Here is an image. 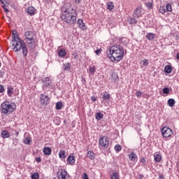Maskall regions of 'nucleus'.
<instances>
[{
    "mask_svg": "<svg viewBox=\"0 0 179 179\" xmlns=\"http://www.w3.org/2000/svg\"><path fill=\"white\" fill-rule=\"evenodd\" d=\"M106 55L112 62H120L124 58V48L119 45H114L106 51Z\"/></svg>",
    "mask_w": 179,
    "mask_h": 179,
    "instance_id": "obj_1",
    "label": "nucleus"
},
{
    "mask_svg": "<svg viewBox=\"0 0 179 179\" xmlns=\"http://www.w3.org/2000/svg\"><path fill=\"white\" fill-rule=\"evenodd\" d=\"M77 17L78 13H76V10L73 8L69 10V8H66L65 6L62 8L61 19L68 24H75Z\"/></svg>",
    "mask_w": 179,
    "mask_h": 179,
    "instance_id": "obj_2",
    "label": "nucleus"
},
{
    "mask_svg": "<svg viewBox=\"0 0 179 179\" xmlns=\"http://www.w3.org/2000/svg\"><path fill=\"white\" fill-rule=\"evenodd\" d=\"M12 49L14 52H19L20 50L22 51V55L24 57H27V47H26V43L24 41L20 39H17L15 41H12Z\"/></svg>",
    "mask_w": 179,
    "mask_h": 179,
    "instance_id": "obj_3",
    "label": "nucleus"
},
{
    "mask_svg": "<svg viewBox=\"0 0 179 179\" xmlns=\"http://www.w3.org/2000/svg\"><path fill=\"white\" fill-rule=\"evenodd\" d=\"M16 107L13 104L9 103V101L3 102L1 105V111L4 115H9L12 114Z\"/></svg>",
    "mask_w": 179,
    "mask_h": 179,
    "instance_id": "obj_4",
    "label": "nucleus"
},
{
    "mask_svg": "<svg viewBox=\"0 0 179 179\" xmlns=\"http://www.w3.org/2000/svg\"><path fill=\"white\" fill-rule=\"evenodd\" d=\"M110 143V139L107 136H103L99 138V145L101 148L103 149H107L108 148V145Z\"/></svg>",
    "mask_w": 179,
    "mask_h": 179,
    "instance_id": "obj_5",
    "label": "nucleus"
},
{
    "mask_svg": "<svg viewBox=\"0 0 179 179\" xmlns=\"http://www.w3.org/2000/svg\"><path fill=\"white\" fill-rule=\"evenodd\" d=\"M39 101L42 106H47L50 101V97L45 93L41 94L39 96Z\"/></svg>",
    "mask_w": 179,
    "mask_h": 179,
    "instance_id": "obj_6",
    "label": "nucleus"
},
{
    "mask_svg": "<svg viewBox=\"0 0 179 179\" xmlns=\"http://www.w3.org/2000/svg\"><path fill=\"white\" fill-rule=\"evenodd\" d=\"M161 132L162 134V136L166 138H170V136L173 135V130H171V129L169 127H164Z\"/></svg>",
    "mask_w": 179,
    "mask_h": 179,
    "instance_id": "obj_7",
    "label": "nucleus"
},
{
    "mask_svg": "<svg viewBox=\"0 0 179 179\" xmlns=\"http://www.w3.org/2000/svg\"><path fill=\"white\" fill-rule=\"evenodd\" d=\"M24 36L28 41H34V34L32 31L25 32Z\"/></svg>",
    "mask_w": 179,
    "mask_h": 179,
    "instance_id": "obj_8",
    "label": "nucleus"
},
{
    "mask_svg": "<svg viewBox=\"0 0 179 179\" xmlns=\"http://www.w3.org/2000/svg\"><path fill=\"white\" fill-rule=\"evenodd\" d=\"M27 43L28 44V47L31 52H34V50H36V41H27Z\"/></svg>",
    "mask_w": 179,
    "mask_h": 179,
    "instance_id": "obj_9",
    "label": "nucleus"
},
{
    "mask_svg": "<svg viewBox=\"0 0 179 179\" xmlns=\"http://www.w3.org/2000/svg\"><path fill=\"white\" fill-rule=\"evenodd\" d=\"M43 82L44 84V86L43 87V89H45V87H50V86H51L52 81L50 78H43Z\"/></svg>",
    "mask_w": 179,
    "mask_h": 179,
    "instance_id": "obj_10",
    "label": "nucleus"
},
{
    "mask_svg": "<svg viewBox=\"0 0 179 179\" xmlns=\"http://www.w3.org/2000/svg\"><path fill=\"white\" fill-rule=\"evenodd\" d=\"M59 179H69V176H68V172H66L65 169L62 170L61 174L59 176Z\"/></svg>",
    "mask_w": 179,
    "mask_h": 179,
    "instance_id": "obj_11",
    "label": "nucleus"
},
{
    "mask_svg": "<svg viewBox=\"0 0 179 179\" xmlns=\"http://www.w3.org/2000/svg\"><path fill=\"white\" fill-rule=\"evenodd\" d=\"M142 16V10H141V8L138 7L134 13V17H137V19H139Z\"/></svg>",
    "mask_w": 179,
    "mask_h": 179,
    "instance_id": "obj_12",
    "label": "nucleus"
},
{
    "mask_svg": "<svg viewBox=\"0 0 179 179\" xmlns=\"http://www.w3.org/2000/svg\"><path fill=\"white\" fill-rule=\"evenodd\" d=\"M77 24H78V27L82 30H86V24H85V22H83V20L82 19L78 20Z\"/></svg>",
    "mask_w": 179,
    "mask_h": 179,
    "instance_id": "obj_13",
    "label": "nucleus"
},
{
    "mask_svg": "<svg viewBox=\"0 0 179 179\" xmlns=\"http://www.w3.org/2000/svg\"><path fill=\"white\" fill-rule=\"evenodd\" d=\"M43 152L45 156H50V155H51L52 150H51V148H50V147H45L43 148Z\"/></svg>",
    "mask_w": 179,
    "mask_h": 179,
    "instance_id": "obj_14",
    "label": "nucleus"
},
{
    "mask_svg": "<svg viewBox=\"0 0 179 179\" xmlns=\"http://www.w3.org/2000/svg\"><path fill=\"white\" fill-rule=\"evenodd\" d=\"M67 164H71V166H73V164H75V157L69 155L67 158Z\"/></svg>",
    "mask_w": 179,
    "mask_h": 179,
    "instance_id": "obj_15",
    "label": "nucleus"
},
{
    "mask_svg": "<svg viewBox=\"0 0 179 179\" xmlns=\"http://www.w3.org/2000/svg\"><path fill=\"white\" fill-rule=\"evenodd\" d=\"M35 13H36V8H34V7L30 6L28 8V9H27L28 15L33 16V15H34Z\"/></svg>",
    "mask_w": 179,
    "mask_h": 179,
    "instance_id": "obj_16",
    "label": "nucleus"
},
{
    "mask_svg": "<svg viewBox=\"0 0 179 179\" xmlns=\"http://www.w3.org/2000/svg\"><path fill=\"white\" fill-rule=\"evenodd\" d=\"M19 35H17V31L16 30L13 31V36H12V41H15L16 40H20Z\"/></svg>",
    "mask_w": 179,
    "mask_h": 179,
    "instance_id": "obj_17",
    "label": "nucleus"
},
{
    "mask_svg": "<svg viewBox=\"0 0 179 179\" xmlns=\"http://www.w3.org/2000/svg\"><path fill=\"white\" fill-rule=\"evenodd\" d=\"M140 64L141 65V68H145V66H148V65H149V59H142Z\"/></svg>",
    "mask_w": 179,
    "mask_h": 179,
    "instance_id": "obj_18",
    "label": "nucleus"
},
{
    "mask_svg": "<svg viewBox=\"0 0 179 179\" xmlns=\"http://www.w3.org/2000/svg\"><path fill=\"white\" fill-rule=\"evenodd\" d=\"M129 159L131 162H135V160H136V159H138V156L136 155V154H135V152H131V153L129 155Z\"/></svg>",
    "mask_w": 179,
    "mask_h": 179,
    "instance_id": "obj_19",
    "label": "nucleus"
},
{
    "mask_svg": "<svg viewBox=\"0 0 179 179\" xmlns=\"http://www.w3.org/2000/svg\"><path fill=\"white\" fill-rule=\"evenodd\" d=\"M110 94L107 93L106 92H105L103 93V95L102 96V99L104 101H108V100H110Z\"/></svg>",
    "mask_w": 179,
    "mask_h": 179,
    "instance_id": "obj_20",
    "label": "nucleus"
},
{
    "mask_svg": "<svg viewBox=\"0 0 179 179\" xmlns=\"http://www.w3.org/2000/svg\"><path fill=\"white\" fill-rule=\"evenodd\" d=\"M1 136L3 139L6 138H9L10 134H9V131H6V130H3L1 131Z\"/></svg>",
    "mask_w": 179,
    "mask_h": 179,
    "instance_id": "obj_21",
    "label": "nucleus"
},
{
    "mask_svg": "<svg viewBox=\"0 0 179 179\" xmlns=\"http://www.w3.org/2000/svg\"><path fill=\"white\" fill-rule=\"evenodd\" d=\"M172 71H173V67H171V66L170 65L166 66L164 68L165 73H171Z\"/></svg>",
    "mask_w": 179,
    "mask_h": 179,
    "instance_id": "obj_22",
    "label": "nucleus"
},
{
    "mask_svg": "<svg viewBox=\"0 0 179 179\" xmlns=\"http://www.w3.org/2000/svg\"><path fill=\"white\" fill-rule=\"evenodd\" d=\"M107 5V9H108V10H113V9H114V3L112 1H109L106 3Z\"/></svg>",
    "mask_w": 179,
    "mask_h": 179,
    "instance_id": "obj_23",
    "label": "nucleus"
},
{
    "mask_svg": "<svg viewBox=\"0 0 179 179\" xmlns=\"http://www.w3.org/2000/svg\"><path fill=\"white\" fill-rule=\"evenodd\" d=\"M154 160L157 163H159L162 161V155L157 154L154 155Z\"/></svg>",
    "mask_w": 179,
    "mask_h": 179,
    "instance_id": "obj_24",
    "label": "nucleus"
},
{
    "mask_svg": "<svg viewBox=\"0 0 179 179\" xmlns=\"http://www.w3.org/2000/svg\"><path fill=\"white\" fill-rule=\"evenodd\" d=\"M7 94L9 97H12L13 94V88L12 87H8L7 88Z\"/></svg>",
    "mask_w": 179,
    "mask_h": 179,
    "instance_id": "obj_25",
    "label": "nucleus"
},
{
    "mask_svg": "<svg viewBox=\"0 0 179 179\" xmlns=\"http://www.w3.org/2000/svg\"><path fill=\"white\" fill-rule=\"evenodd\" d=\"M59 57H65L66 55V51L64 49H61L58 52Z\"/></svg>",
    "mask_w": 179,
    "mask_h": 179,
    "instance_id": "obj_26",
    "label": "nucleus"
},
{
    "mask_svg": "<svg viewBox=\"0 0 179 179\" xmlns=\"http://www.w3.org/2000/svg\"><path fill=\"white\" fill-rule=\"evenodd\" d=\"M176 104V100H174V99H169L168 100V105L169 106V107H174Z\"/></svg>",
    "mask_w": 179,
    "mask_h": 179,
    "instance_id": "obj_27",
    "label": "nucleus"
},
{
    "mask_svg": "<svg viewBox=\"0 0 179 179\" xmlns=\"http://www.w3.org/2000/svg\"><path fill=\"white\" fill-rule=\"evenodd\" d=\"M87 157H89L90 160H94V152L93 151H88Z\"/></svg>",
    "mask_w": 179,
    "mask_h": 179,
    "instance_id": "obj_28",
    "label": "nucleus"
},
{
    "mask_svg": "<svg viewBox=\"0 0 179 179\" xmlns=\"http://www.w3.org/2000/svg\"><path fill=\"white\" fill-rule=\"evenodd\" d=\"M64 71H69L71 69V64L66 62L63 64Z\"/></svg>",
    "mask_w": 179,
    "mask_h": 179,
    "instance_id": "obj_29",
    "label": "nucleus"
},
{
    "mask_svg": "<svg viewBox=\"0 0 179 179\" xmlns=\"http://www.w3.org/2000/svg\"><path fill=\"white\" fill-rule=\"evenodd\" d=\"M104 117V115H103V113H98L96 114L95 118L96 120H97L98 121H101V120H103V117Z\"/></svg>",
    "mask_w": 179,
    "mask_h": 179,
    "instance_id": "obj_30",
    "label": "nucleus"
},
{
    "mask_svg": "<svg viewBox=\"0 0 179 179\" xmlns=\"http://www.w3.org/2000/svg\"><path fill=\"white\" fill-rule=\"evenodd\" d=\"M24 143L25 145H30V143H31V137H25L24 139Z\"/></svg>",
    "mask_w": 179,
    "mask_h": 179,
    "instance_id": "obj_31",
    "label": "nucleus"
},
{
    "mask_svg": "<svg viewBox=\"0 0 179 179\" xmlns=\"http://www.w3.org/2000/svg\"><path fill=\"white\" fill-rule=\"evenodd\" d=\"M65 150H60L59 152V157L60 159H65V157H66V155H65Z\"/></svg>",
    "mask_w": 179,
    "mask_h": 179,
    "instance_id": "obj_32",
    "label": "nucleus"
},
{
    "mask_svg": "<svg viewBox=\"0 0 179 179\" xmlns=\"http://www.w3.org/2000/svg\"><path fill=\"white\" fill-rule=\"evenodd\" d=\"M146 38H148V40L152 41V40H155V34L153 33H149L148 34L146 35Z\"/></svg>",
    "mask_w": 179,
    "mask_h": 179,
    "instance_id": "obj_33",
    "label": "nucleus"
},
{
    "mask_svg": "<svg viewBox=\"0 0 179 179\" xmlns=\"http://www.w3.org/2000/svg\"><path fill=\"white\" fill-rule=\"evenodd\" d=\"M111 179H120V175L118 172H114L111 175Z\"/></svg>",
    "mask_w": 179,
    "mask_h": 179,
    "instance_id": "obj_34",
    "label": "nucleus"
},
{
    "mask_svg": "<svg viewBox=\"0 0 179 179\" xmlns=\"http://www.w3.org/2000/svg\"><path fill=\"white\" fill-rule=\"evenodd\" d=\"M115 152H117V153L121 152V150H122V147H121L120 145H116L115 146Z\"/></svg>",
    "mask_w": 179,
    "mask_h": 179,
    "instance_id": "obj_35",
    "label": "nucleus"
},
{
    "mask_svg": "<svg viewBox=\"0 0 179 179\" xmlns=\"http://www.w3.org/2000/svg\"><path fill=\"white\" fill-rule=\"evenodd\" d=\"M89 72L91 73V75H94V73L96 72V68H94V66H90Z\"/></svg>",
    "mask_w": 179,
    "mask_h": 179,
    "instance_id": "obj_36",
    "label": "nucleus"
},
{
    "mask_svg": "<svg viewBox=\"0 0 179 179\" xmlns=\"http://www.w3.org/2000/svg\"><path fill=\"white\" fill-rule=\"evenodd\" d=\"M62 108V102L58 101L56 103V110H61Z\"/></svg>",
    "mask_w": 179,
    "mask_h": 179,
    "instance_id": "obj_37",
    "label": "nucleus"
},
{
    "mask_svg": "<svg viewBox=\"0 0 179 179\" xmlns=\"http://www.w3.org/2000/svg\"><path fill=\"white\" fill-rule=\"evenodd\" d=\"M159 13H162V15H164V13H166V8H164V6L159 7Z\"/></svg>",
    "mask_w": 179,
    "mask_h": 179,
    "instance_id": "obj_38",
    "label": "nucleus"
},
{
    "mask_svg": "<svg viewBox=\"0 0 179 179\" xmlns=\"http://www.w3.org/2000/svg\"><path fill=\"white\" fill-rule=\"evenodd\" d=\"M112 79L113 80H118V75H117V73H112Z\"/></svg>",
    "mask_w": 179,
    "mask_h": 179,
    "instance_id": "obj_39",
    "label": "nucleus"
},
{
    "mask_svg": "<svg viewBox=\"0 0 179 179\" xmlns=\"http://www.w3.org/2000/svg\"><path fill=\"white\" fill-rule=\"evenodd\" d=\"M166 8L167 12H171V10H173V9L171 8V4L170 3L166 4Z\"/></svg>",
    "mask_w": 179,
    "mask_h": 179,
    "instance_id": "obj_40",
    "label": "nucleus"
},
{
    "mask_svg": "<svg viewBox=\"0 0 179 179\" xmlns=\"http://www.w3.org/2000/svg\"><path fill=\"white\" fill-rule=\"evenodd\" d=\"M163 93L164 94H169L170 93V89L167 87H164L163 89Z\"/></svg>",
    "mask_w": 179,
    "mask_h": 179,
    "instance_id": "obj_41",
    "label": "nucleus"
},
{
    "mask_svg": "<svg viewBox=\"0 0 179 179\" xmlns=\"http://www.w3.org/2000/svg\"><path fill=\"white\" fill-rule=\"evenodd\" d=\"M136 23H138V21L135 18H131L130 24H136Z\"/></svg>",
    "mask_w": 179,
    "mask_h": 179,
    "instance_id": "obj_42",
    "label": "nucleus"
},
{
    "mask_svg": "<svg viewBox=\"0 0 179 179\" xmlns=\"http://www.w3.org/2000/svg\"><path fill=\"white\" fill-rule=\"evenodd\" d=\"M38 174L37 173H34L31 175L32 179H38Z\"/></svg>",
    "mask_w": 179,
    "mask_h": 179,
    "instance_id": "obj_43",
    "label": "nucleus"
},
{
    "mask_svg": "<svg viewBox=\"0 0 179 179\" xmlns=\"http://www.w3.org/2000/svg\"><path fill=\"white\" fill-rule=\"evenodd\" d=\"M146 6L148 9H152V6H153V4L150 2H148L146 3Z\"/></svg>",
    "mask_w": 179,
    "mask_h": 179,
    "instance_id": "obj_44",
    "label": "nucleus"
},
{
    "mask_svg": "<svg viewBox=\"0 0 179 179\" xmlns=\"http://www.w3.org/2000/svg\"><path fill=\"white\" fill-rule=\"evenodd\" d=\"M3 92H5V87L3 85H0V93H3Z\"/></svg>",
    "mask_w": 179,
    "mask_h": 179,
    "instance_id": "obj_45",
    "label": "nucleus"
},
{
    "mask_svg": "<svg viewBox=\"0 0 179 179\" xmlns=\"http://www.w3.org/2000/svg\"><path fill=\"white\" fill-rule=\"evenodd\" d=\"M136 96H137L138 97H141L142 96V92L141 91H137L136 92Z\"/></svg>",
    "mask_w": 179,
    "mask_h": 179,
    "instance_id": "obj_46",
    "label": "nucleus"
},
{
    "mask_svg": "<svg viewBox=\"0 0 179 179\" xmlns=\"http://www.w3.org/2000/svg\"><path fill=\"white\" fill-rule=\"evenodd\" d=\"M83 179H89V176H87V173H83Z\"/></svg>",
    "mask_w": 179,
    "mask_h": 179,
    "instance_id": "obj_47",
    "label": "nucleus"
},
{
    "mask_svg": "<svg viewBox=\"0 0 179 179\" xmlns=\"http://www.w3.org/2000/svg\"><path fill=\"white\" fill-rule=\"evenodd\" d=\"M36 161L38 162V163H40L41 162V157H37L36 159Z\"/></svg>",
    "mask_w": 179,
    "mask_h": 179,
    "instance_id": "obj_48",
    "label": "nucleus"
},
{
    "mask_svg": "<svg viewBox=\"0 0 179 179\" xmlns=\"http://www.w3.org/2000/svg\"><path fill=\"white\" fill-rule=\"evenodd\" d=\"M141 163H143V164L146 163V159H145V158H142L141 159Z\"/></svg>",
    "mask_w": 179,
    "mask_h": 179,
    "instance_id": "obj_49",
    "label": "nucleus"
},
{
    "mask_svg": "<svg viewBox=\"0 0 179 179\" xmlns=\"http://www.w3.org/2000/svg\"><path fill=\"white\" fill-rule=\"evenodd\" d=\"M4 10H5L6 13H9V9L4 8Z\"/></svg>",
    "mask_w": 179,
    "mask_h": 179,
    "instance_id": "obj_50",
    "label": "nucleus"
},
{
    "mask_svg": "<svg viewBox=\"0 0 179 179\" xmlns=\"http://www.w3.org/2000/svg\"><path fill=\"white\" fill-rule=\"evenodd\" d=\"M95 53L96 54V55H99V54H100V50H96L95 51Z\"/></svg>",
    "mask_w": 179,
    "mask_h": 179,
    "instance_id": "obj_51",
    "label": "nucleus"
},
{
    "mask_svg": "<svg viewBox=\"0 0 179 179\" xmlns=\"http://www.w3.org/2000/svg\"><path fill=\"white\" fill-rule=\"evenodd\" d=\"M159 179H164V176H163V175H160V176H159Z\"/></svg>",
    "mask_w": 179,
    "mask_h": 179,
    "instance_id": "obj_52",
    "label": "nucleus"
},
{
    "mask_svg": "<svg viewBox=\"0 0 179 179\" xmlns=\"http://www.w3.org/2000/svg\"><path fill=\"white\" fill-rule=\"evenodd\" d=\"M0 2L2 3V5H5V3L3 2V0H0Z\"/></svg>",
    "mask_w": 179,
    "mask_h": 179,
    "instance_id": "obj_53",
    "label": "nucleus"
},
{
    "mask_svg": "<svg viewBox=\"0 0 179 179\" xmlns=\"http://www.w3.org/2000/svg\"><path fill=\"white\" fill-rule=\"evenodd\" d=\"M176 58L179 60V52L177 54Z\"/></svg>",
    "mask_w": 179,
    "mask_h": 179,
    "instance_id": "obj_54",
    "label": "nucleus"
},
{
    "mask_svg": "<svg viewBox=\"0 0 179 179\" xmlns=\"http://www.w3.org/2000/svg\"><path fill=\"white\" fill-rule=\"evenodd\" d=\"M92 100L93 101H96V98L92 97Z\"/></svg>",
    "mask_w": 179,
    "mask_h": 179,
    "instance_id": "obj_55",
    "label": "nucleus"
},
{
    "mask_svg": "<svg viewBox=\"0 0 179 179\" xmlns=\"http://www.w3.org/2000/svg\"><path fill=\"white\" fill-rule=\"evenodd\" d=\"M2 8H3V9H5V8H6V6L4 5V4H3Z\"/></svg>",
    "mask_w": 179,
    "mask_h": 179,
    "instance_id": "obj_56",
    "label": "nucleus"
},
{
    "mask_svg": "<svg viewBox=\"0 0 179 179\" xmlns=\"http://www.w3.org/2000/svg\"><path fill=\"white\" fill-rule=\"evenodd\" d=\"M47 1V2H50V1H51V0H46Z\"/></svg>",
    "mask_w": 179,
    "mask_h": 179,
    "instance_id": "obj_57",
    "label": "nucleus"
},
{
    "mask_svg": "<svg viewBox=\"0 0 179 179\" xmlns=\"http://www.w3.org/2000/svg\"><path fill=\"white\" fill-rule=\"evenodd\" d=\"M2 73V71H0V74Z\"/></svg>",
    "mask_w": 179,
    "mask_h": 179,
    "instance_id": "obj_58",
    "label": "nucleus"
},
{
    "mask_svg": "<svg viewBox=\"0 0 179 179\" xmlns=\"http://www.w3.org/2000/svg\"><path fill=\"white\" fill-rule=\"evenodd\" d=\"M53 179H57V178H53Z\"/></svg>",
    "mask_w": 179,
    "mask_h": 179,
    "instance_id": "obj_59",
    "label": "nucleus"
},
{
    "mask_svg": "<svg viewBox=\"0 0 179 179\" xmlns=\"http://www.w3.org/2000/svg\"><path fill=\"white\" fill-rule=\"evenodd\" d=\"M178 6H179V2H178Z\"/></svg>",
    "mask_w": 179,
    "mask_h": 179,
    "instance_id": "obj_60",
    "label": "nucleus"
},
{
    "mask_svg": "<svg viewBox=\"0 0 179 179\" xmlns=\"http://www.w3.org/2000/svg\"><path fill=\"white\" fill-rule=\"evenodd\" d=\"M0 66H1V62H0Z\"/></svg>",
    "mask_w": 179,
    "mask_h": 179,
    "instance_id": "obj_61",
    "label": "nucleus"
}]
</instances>
